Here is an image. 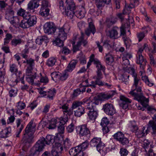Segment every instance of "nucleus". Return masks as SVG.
<instances>
[{"label":"nucleus","instance_id":"obj_57","mask_svg":"<svg viewBox=\"0 0 156 156\" xmlns=\"http://www.w3.org/2000/svg\"><path fill=\"white\" fill-rule=\"evenodd\" d=\"M126 32L125 30V27L124 25H122L120 27V34L119 35V37L121 36H122V37H126Z\"/></svg>","mask_w":156,"mask_h":156},{"label":"nucleus","instance_id":"obj_36","mask_svg":"<svg viewBox=\"0 0 156 156\" xmlns=\"http://www.w3.org/2000/svg\"><path fill=\"white\" fill-rule=\"evenodd\" d=\"M27 77H26V81L29 83H31V84H32L34 83V79H35L36 77V73L34 74L32 72L30 76H29L27 75Z\"/></svg>","mask_w":156,"mask_h":156},{"label":"nucleus","instance_id":"obj_18","mask_svg":"<svg viewBox=\"0 0 156 156\" xmlns=\"http://www.w3.org/2000/svg\"><path fill=\"white\" fill-rule=\"evenodd\" d=\"M58 37L65 40L67 38V31L65 30L64 27L58 29Z\"/></svg>","mask_w":156,"mask_h":156},{"label":"nucleus","instance_id":"obj_3","mask_svg":"<svg viewBox=\"0 0 156 156\" xmlns=\"http://www.w3.org/2000/svg\"><path fill=\"white\" fill-rule=\"evenodd\" d=\"M44 140V138H41L37 141L31 150V155L37 156L39 154L40 152L43 150L45 146Z\"/></svg>","mask_w":156,"mask_h":156},{"label":"nucleus","instance_id":"obj_23","mask_svg":"<svg viewBox=\"0 0 156 156\" xmlns=\"http://www.w3.org/2000/svg\"><path fill=\"white\" fill-rule=\"evenodd\" d=\"M48 38L46 36H40L38 37L36 40V43L39 45H41L43 42L46 43L48 41Z\"/></svg>","mask_w":156,"mask_h":156},{"label":"nucleus","instance_id":"obj_46","mask_svg":"<svg viewBox=\"0 0 156 156\" xmlns=\"http://www.w3.org/2000/svg\"><path fill=\"white\" fill-rule=\"evenodd\" d=\"M123 146L125 147L128 146L129 143V140L127 138L125 137L124 136L119 141Z\"/></svg>","mask_w":156,"mask_h":156},{"label":"nucleus","instance_id":"obj_48","mask_svg":"<svg viewBox=\"0 0 156 156\" xmlns=\"http://www.w3.org/2000/svg\"><path fill=\"white\" fill-rule=\"evenodd\" d=\"M69 75L66 71L62 73H60L59 80L63 81L66 80L68 77Z\"/></svg>","mask_w":156,"mask_h":156},{"label":"nucleus","instance_id":"obj_8","mask_svg":"<svg viewBox=\"0 0 156 156\" xmlns=\"http://www.w3.org/2000/svg\"><path fill=\"white\" fill-rule=\"evenodd\" d=\"M83 102L85 104L87 107L86 110L90 111L94 110V108L96 105H98L99 102L98 101L95 100L92 101L89 99H85L83 100Z\"/></svg>","mask_w":156,"mask_h":156},{"label":"nucleus","instance_id":"obj_16","mask_svg":"<svg viewBox=\"0 0 156 156\" xmlns=\"http://www.w3.org/2000/svg\"><path fill=\"white\" fill-rule=\"evenodd\" d=\"M96 32L95 27L92 22H90L89 23L88 27L85 30V34L89 36L91 33L94 34Z\"/></svg>","mask_w":156,"mask_h":156},{"label":"nucleus","instance_id":"obj_41","mask_svg":"<svg viewBox=\"0 0 156 156\" xmlns=\"http://www.w3.org/2000/svg\"><path fill=\"white\" fill-rule=\"evenodd\" d=\"M96 73L97 75L94 77V78L96 80V82L98 84V83H99V82L102 81L101 80L103 78V76L101 71H97Z\"/></svg>","mask_w":156,"mask_h":156},{"label":"nucleus","instance_id":"obj_50","mask_svg":"<svg viewBox=\"0 0 156 156\" xmlns=\"http://www.w3.org/2000/svg\"><path fill=\"white\" fill-rule=\"evenodd\" d=\"M47 97L50 100H52L53 97L56 93L55 90L54 89L53 90H50L47 93Z\"/></svg>","mask_w":156,"mask_h":156},{"label":"nucleus","instance_id":"obj_15","mask_svg":"<svg viewBox=\"0 0 156 156\" xmlns=\"http://www.w3.org/2000/svg\"><path fill=\"white\" fill-rule=\"evenodd\" d=\"M26 20H27L30 27L33 26L37 23V18L35 16H31L29 14L26 16Z\"/></svg>","mask_w":156,"mask_h":156},{"label":"nucleus","instance_id":"obj_53","mask_svg":"<svg viewBox=\"0 0 156 156\" xmlns=\"http://www.w3.org/2000/svg\"><path fill=\"white\" fill-rule=\"evenodd\" d=\"M12 34L7 33L6 35V37L4 39V44L5 45L9 43L10 40L12 38Z\"/></svg>","mask_w":156,"mask_h":156},{"label":"nucleus","instance_id":"obj_38","mask_svg":"<svg viewBox=\"0 0 156 156\" xmlns=\"http://www.w3.org/2000/svg\"><path fill=\"white\" fill-rule=\"evenodd\" d=\"M117 21V19L114 17H111L110 18L107 20V26L110 27L111 25L115 23Z\"/></svg>","mask_w":156,"mask_h":156},{"label":"nucleus","instance_id":"obj_24","mask_svg":"<svg viewBox=\"0 0 156 156\" xmlns=\"http://www.w3.org/2000/svg\"><path fill=\"white\" fill-rule=\"evenodd\" d=\"M74 114L76 116L80 117L85 113L84 108L82 106H79L74 110Z\"/></svg>","mask_w":156,"mask_h":156},{"label":"nucleus","instance_id":"obj_25","mask_svg":"<svg viewBox=\"0 0 156 156\" xmlns=\"http://www.w3.org/2000/svg\"><path fill=\"white\" fill-rule=\"evenodd\" d=\"M105 61L108 65H111L114 61V58L113 55L109 54H107L104 57Z\"/></svg>","mask_w":156,"mask_h":156},{"label":"nucleus","instance_id":"obj_63","mask_svg":"<svg viewBox=\"0 0 156 156\" xmlns=\"http://www.w3.org/2000/svg\"><path fill=\"white\" fill-rule=\"evenodd\" d=\"M137 37L139 39V41H140L145 37L144 33L143 32H140L137 34Z\"/></svg>","mask_w":156,"mask_h":156},{"label":"nucleus","instance_id":"obj_58","mask_svg":"<svg viewBox=\"0 0 156 156\" xmlns=\"http://www.w3.org/2000/svg\"><path fill=\"white\" fill-rule=\"evenodd\" d=\"M16 106L17 109L22 110L24 108L26 107V105L24 103L20 101L17 103Z\"/></svg>","mask_w":156,"mask_h":156},{"label":"nucleus","instance_id":"obj_20","mask_svg":"<svg viewBox=\"0 0 156 156\" xmlns=\"http://www.w3.org/2000/svg\"><path fill=\"white\" fill-rule=\"evenodd\" d=\"M86 13L85 9L84 7L82 6L79 10L75 12V15L77 18L81 19L85 16Z\"/></svg>","mask_w":156,"mask_h":156},{"label":"nucleus","instance_id":"obj_7","mask_svg":"<svg viewBox=\"0 0 156 156\" xmlns=\"http://www.w3.org/2000/svg\"><path fill=\"white\" fill-rule=\"evenodd\" d=\"M103 109L108 115L112 116L116 112L115 109L111 103H107L103 105Z\"/></svg>","mask_w":156,"mask_h":156},{"label":"nucleus","instance_id":"obj_54","mask_svg":"<svg viewBox=\"0 0 156 156\" xmlns=\"http://www.w3.org/2000/svg\"><path fill=\"white\" fill-rule=\"evenodd\" d=\"M63 144L65 148H69L71 146V143L70 140L67 138L64 141Z\"/></svg>","mask_w":156,"mask_h":156},{"label":"nucleus","instance_id":"obj_28","mask_svg":"<svg viewBox=\"0 0 156 156\" xmlns=\"http://www.w3.org/2000/svg\"><path fill=\"white\" fill-rule=\"evenodd\" d=\"M11 132V128L10 127H7L4 130H2L1 133L2 137L4 138H6L9 134H10Z\"/></svg>","mask_w":156,"mask_h":156},{"label":"nucleus","instance_id":"obj_14","mask_svg":"<svg viewBox=\"0 0 156 156\" xmlns=\"http://www.w3.org/2000/svg\"><path fill=\"white\" fill-rule=\"evenodd\" d=\"M146 61L142 55H137L136 63L140 65L141 69L144 70V66L146 65Z\"/></svg>","mask_w":156,"mask_h":156},{"label":"nucleus","instance_id":"obj_55","mask_svg":"<svg viewBox=\"0 0 156 156\" xmlns=\"http://www.w3.org/2000/svg\"><path fill=\"white\" fill-rule=\"evenodd\" d=\"M10 71L12 73H16L18 71L17 66L14 64H12L10 65Z\"/></svg>","mask_w":156,"mask_h":156},{"label":"nucleus","instance_id":"obj_29","mask_svg":"<svg viewBox=\"0 0 156 156\" xmlns=\"http://www.w3.org/2000/svg\"><path fill=\"white\" fill-rule=\"evenodd\" d=\"M84 34L83 33H81V36L79 38V40L78 41V44L79 45H81L82 44L83 46H85L87 44L88 42L87 41L84 39Z\"/></svg>","mask_w":156,"mask_h":156},{"label":"nucleus","instance_id":"obj_39","mask_svg":"<svg viewBox=\"0 0 156 156\" xmlns=\"http://www.w3.org/2000/svg\"><path fill=\"white\" fill-rule=\"evenodd\" d=\"M53 146L54 147L53 149L59 152H60L63 150L62 146L59 143L55 141L54 144L53 145Z\"/></svg>","mask_w":156,"mask_h":156},{"label":"nucleus","instance_id":"obj_45","mask_svg":"<svg viewBox=\"0 0 156 156\" xmlns=\"http://www.w3.org/2000/svg\"><path fill=\"white\" fill-rule=\"evenodd\" d=\"M20 26L23 28H26L30 27L27 20L24 19L21 21Z\"/></svg>","mask_w":156,"mask_h":156},{"label":"nucleus","instance_id":"obj_37","mask_svg":"<svg viewBox=\"0 0 156 156\" xmlns=\"http://www.w3.org/2000/svg\"><path fill=\"white\" fill-rule=\"evenodd\" d=\"M29 13L26 12L25 10L24 9L20 8L17 12V15L19 16H22L23 19H25L27 15H29Z\"/></svg>","mask_w":156,"mask_h":156},{"label":"nucleus","instance_id":"obj_19","mask_svg":"<svg viewBox=\"0 0 156 156\" xmlns=\"http://www.w3.org/2000/svg\"><path fill=\"white\" fill-rule=\"evenodd\" d=\"M55 138V136H54L48 135L46 136V138L43 137L42 138H44V142L45 144L50 145L55 143L56 141Z\"/></svg>","mask_w":156,"mask_h":156},{"label":"nucleus","instance_id":"obj_51","mask_svg":"<svg viewBox=\"0 0 156 156\" xmlns=\"http://www.w3.org/2000/svg\"><path fill=\"white\" fill-rule=\"evenodd\" d=\"M122 65L124 69H126L129 66V59H126L125 57H122Z\"/></svg>","mask_w":156,"mask_h":156},{"label":"nucleus","instance_id":"obj_42","mask_svg":"<svg viewBox=\"0 0 156 156\" xmlns=\"http://www.w3.org/2000/svg\"><path fill=\"white\" fill-rule=\"evenodd\" d=\"M124 136V135L122 132H118L115 133L113 136L114 139L119 141Z\"/></svg>","mask_w":156,"mask_h":156},{"label":"nucleus","instance_id":"obj_52","mask_svg":"<svg viewBox=\"0 0 156 156\" xmlns=\"http://www.w3.org/2000/svg\"><path fill=\"white\" fill-rule=\"evenodd\" d=\"M123 39L126 48H129L131 44V40L129 39V37H123Z\"/></svg>","mask_w":156,"mask_h":156},{"label":"nucleus","instance_id":"obj_34","mask_svg":"<svg viewBox=\"0 0 156 156\" xmlns=\"http://www.w3.org/2000/svg\"><path fill=\"white\" fill-rule=\"evenodd\" d=\"M56 62V59L54 57H51L47 60L46 64L49 67H52L55 64Z\"/></svg>","mask_w":156,"mask_h":156},{"label":"nucleus","instance_id":"obj_4","mask_svg":"<svg viewBox=\"0 0 156 156\" xmlns=\"http://www.w3.org/2000/svg\"><path fill=\"white\" fill-rule=\"evenodd\" d=\"M60 10L62 11L65 9L75 8V5L72 0H60L59 2Z\"/></svg>","mask_w":156,"mask_h":156},{"label":"nucleus","instance_id":"obj_59","mask_svg":"<svg viewBox=\"0 0 156 156\" xmlns=\"http://www.w3.org/2000/svg\"><path fill=\"white\" fill-rule=\"evenodd\" d=\"M70 51L66 47H64L63 48L62 50L60 51V53L61 52L66 55L70 53Z\"/></svg>","mask_w":156,"mask_h":156},{"label":"nucleus","instance_id":"obj_31","mask_svg":"<svg viewBox=\"0 0 156 156\" xmlns=\"http://www.w3.org/2000/svg\"><path fill=\"white\" fill-rule=\"evenodd\" d=\"M50 10L48 8H41L40 11V14L42 16L47 17L49 15Z\"/></svg>","mask_w":156,"mask_h":156},{"label":"nucleus","instance_id":"obj_47","mask_svg":"<svg viewBox=\"0 0 156 156\" xmlns=\"http://www.w3.org/2000/svg\"><path fill=\"white\" fill-rule=\"evenodd\" d=\"M88 145L89 143L87 141H86L77 146L80 148V150L83 151L87 148Z\"/></svg>","mask_w":156,"mask_h":156},{"label":"nucleus","instance_id":"obj_21","mask_svg":"<svg viewBox=\"0 0 156 156\" xmlns=\"http://www.w3.org/2000/svg\"><path fill=\"white\" fill-rule=\"evenodd\" d=\"M95 4L98 9V12L101 14L102 12L101 10L103 9L105 4L101 0H95Z\"/></svg>","mask_w":156,"mask_h":156},{"label":"nucleus","instance_id":"obj_35","mask_svg":"<svg viewBox=\"0 0 156 156\" xmlns=\"http://www.w3.org/2000/svg\"><path fill=\"white\" fill-rule=\"evenodd\" d=\"M64 41L65 40H62V39L57 37V38L53 41V44H55V45L60 47H63L64 45L63 41Z\"/></svg>","mask_w":156,"mask_h":156},{"label":"nucleus","instance_id":"obj_17","mask_svg":"<svg viewBox=\"0 0 156 156\" xmlns=\"http://www.w3.org/2000/svg\"><path fill=\"white\" fill-rule=\"evenodd\" d=\"M39 2L36 0H30L27 5L28 10H33L37 8L39 6Z\"/></svg>","mask_w":156,"mask_h":156},{"label":"nucleus","instance_id":"obj_5","mask_svg":"<svg viewBox=\"0 0 156 156\" xmlns=\"http://www.w3.org/2000/svg\"><path fill=\"white\" fill-rule=\"evenodd\" d=\"M90 145L92 147H95L97 151L101 153V151L104 147V144L101 141L100 138H94L90 141Z\"/></svg>","mask_w":156,"mask_h":156},{"label":"nucleus","instance_id":"obj_60","mask_svg":"<svg viewBox=\"0 0 156 156\" xmlns=\"http://www.w3.org/2000/svg\"><path fill=\"white\" fill-rule=\"evenodd\" d=\"M67 131L69 133H71L73 132L74 129V125L73 123H71L68 126L67 128Z\"/></svg>","mask_w":156,"mask_h":156},{"label":"nucleus","instance_id":"obj_26","mask_svg":"<svg viewBox=\"0 0 156 156\" xmlns=\"http://www.w3.org/2000/svg\"><path fill=\"white\" fill-rule=\"evenodd\" d=\"M88 115L89 119L92 120H94L98 115V113L95 110L88 111Z\"/></svg>","mask_w":156,"mask_h":156},{"label":"nucleus","instance_id":"obj_49","mask_svg":"<svg viewBox=\"0 0 156 156\" xmlns=\"http://www.w3.org/2000/svg\"><path fill=\"white\" fill-rule=\"evenodd\" d=\"M29 52V49L26 48L22 51L21 55L22 57L25 59H27L28 57V54Z\"/></svg>","mask_w":156,"mask_h":156},{"label":"nucleus","instance_id":"obj_33","mask_svg":"<svg viewBox=\"0 0 156 156\" xmlns=\"http://www.w3.org/2000/svg\"><path fill=\"white\" fill-rule=\"evenodd\" d=\"M52 80L55 82L59 80L60 73L58 72H54L51 74Z\"/></svg>","mask_w":156,"mask_h":156},{"label":"nucleus","instance_id":"obj_43","mask_svg":"<svg viewBox=\"0 0 156 156\" xmlns=\"http://www.w3.org/2000/svg\"><path fill=\"white\" fill-rule=\"evenodd\" d=\"M58 122L57 119H52L50 122L48 128L50 129H54L56 127V124Z\"/></svg>","mask_w":156,"mask_h":156},{"label":"nucleus","instance_id":"obj_61","mask_svg":"<svg viewBox=\"0 0 156 156\" xmlns=\"http://www.w3.org/2000/svg\"><path fill=\"white\" fill-rule=\"evenodd\" d=\"M128 151L126 149L122 148L120 150V153L121 156H126L128 154Z\"/></svg>","mask_w":156,"mask_h":156},{"label":"nucleus","instance_id":"obj_22","mask_svg":"<svg viewBox=\"0 0 156 156\" xmlns=\"http://www.w3.org/2000/svg\"><path fill=\"white\" fill-rule=\"evenodd\" d=\"M74 9L73 8V9L71 8L65 9V10L62 11L63 12H65L66 15L69 17V19H72L75 15V12L73 11Z\"/></svg>","mask_w":156,"mask_h":156},{"label":"nucleus","instance_id":"obj_9","mask_svg":"<svg viewBox=\"0 0 156 156\" xmlns=\"http://www.w3.org/2000/svg\"><path fill=\"white\" fill-rule=\"evenodd\" d=\"M5 18L8 20L11 23L14 24L15 23L14 21V12L10 6H9L6 9Z\"/></svg>","mask_w":156,"mask_h":156},{"label":"nucleus","instance_id":"obj_64","mask_svg":"<svg viewBox=\"0 0 156 156\" xmlns=\"http://www.w3.org/2000/svg\"><path fill=\"white\" fill-rule=\"evenodd\" d=\"M145 134L144 133H142V130L138 131L137 132H136V135L139 138L142 137L144 136Z\"/></svg>","mask_w":156,"mask_h":156},{"label":"nucleus","instance_id":"obj_32","mask_svg":"<svg viewBox=\"0 0 156 156\" xmlns=\"http://www.w3.org/2000/svg\"><path fill=\"white\" fill-rule=\"evenodd\" d=\"M80 148L78 146L71 148L69 151V154L72 156H76L78 152H79Z\"/></svg>","mask_w":156,"mask_h":156},{"label":"nucleus","instance_id":"obj_10","mask_svg":"<svg viewBox=\"0 0 156 156\" xmlns=\"http://www.w3.org/2000/svg\"><path fill=\"white\" fill-rule=\"evenodd\" d=\"M44 30L46 33L51 34L55 33L56 30V28L53 23L48 22L44 25Z\"/></svg>","mask_w":156,"mask_h":156},{"label":"nucleus","instance_id":"obj_56","mask_svg":"<svg viewBox=\"0 0 156 156\" xmlns=\"http://www.w3.org/2000/svg\"><path fill=\"white\" fill-rule=\"evenodd\" d=\"M81 103L78 101L74 102L72 105V109H77L79 106H81Z\"/></svg>","mask_w":156,"mask_h":156},{"label":"nucleus","instance_id":"obj_13","mask_svg":"<svg viewBox=\"0 0 156 156\" xmlns=\"http://www.w3.org/2000/svg\"><path fill=\"white\" fill-rule=\"evenodd\" d=\"M119 29L118 27H114L109 31V36L110 38L114 39H117L119 37V34L118 31Z\"/></svg>","mask_w":156,"mask_h":156},{"label":"nucleus","instance_id":"obj_1","mask_svg":"<svg viewBox=\"0 0 156 156\" xmlns=\"http://www.w3.org/2000/svg\"><path fill=\"white\" fill-rule=\"evenodd\" d=\"M131 72L134 78V83L133 87L135 88L133 90L129 93L134 97V99L140 102L142 105L145 106H146L147 103L148 102L149 100L144 97L141 93L142 86V83L140 79L137 76L134 69L131 68Z\"/></svg>","mask_w":156,"mask_h":156},{"label":"nucleus","instance_id":"obj_6","mask_svg":"<svg viewBox=\"0 0 156 156\" xmlns=\"http://www.w3.org/2000/svg\"><path fill=\"white\" fill-rule=\"evenodd\" d=\"M23 63H26L27 65L26 69V75L30 76L35 65L34 60L31 58H27V59H26V60L23 61Z\"/></svg>","mask_w":156,"mask_h":156},{"label":"nucleus","instance_id":"obj_2","mask_svg":"<svg viewBox=\"0 0 156 156\" xmlns=\"http://www.w3.org/2000/svg\"><path fill=\"white\" fill-rule=\"evenodd\" d=\"M36 125L33 121H31L25 129V132L22 139L24 146L29 147L34 142V133L35 130Z\"/></svg>","mask_w":156,"mask_h":156},{"label":"nucleus","instance_id":"obj_44","mask_svg":"<svg viewBox=\"0 0 156 156\" xmlns=\"http://www.w3.org/2000/svg\"><path fill=\"white\" fill-rule=\"evenodd\" d=\"M149 125L150 126L152 127L153 134L156 135V124L153 121H150L149 122Z\"/></svg>","mask_w":156,"mask_h":156},{"label":"nucleus","instance_id":"obj_30","mask_svg":"<svg viewBox=\"0 0 156 156\" xmlns=\"http://www.w3.org/2000/svg\"><path fill=\"white\" fill-rule=\"evenodd\" d=\"M94 64L96 65V67L97 69V71H101L102 70L104 72L105 70V67L103 66L101 62L98 61H94Z\"/></svg>","mask_w":156,"mask_h":156},{"label":"nucleus","instance_id":"obj_40","mask_svg":"<svg viewBox=\"0 0 156 156\" xmlns=\"http://www.w3.org/2000/svg\"><path fill=\"white\" fill-rule=\"evenodd\" d=\"M114 94V93L112 92L108 94H101L100 97L101 99H108L112 98Z\"/></svg>","mask_w":156,"mask_h":156},{"label":"nucleus","instance_id":"obj_62","mask_svg":"<svg viewBox=\"0 0 156 156\" xmlns=\"http://www.w3.org/2000/svg\"><path fill=\"white\" fill-rule=\"evenodd\" d=\"M9 96L11 97H14L17 94V90L16 89H12L9 91Z\"/></svg>","mask_w":156,"mask_h":156},{"label":"nucleus","instance_id":"obj_12","mask_svg":"<svg viewBox=\"0 0 156 156\" xmlns=\"http://www.w3.org/2000/svg\"><path fill=\"white\" fill-rule=\"evenodd\" d=\"M120 98L121 101L120 104V106L124 109H126L128 104L131 103V101L123 95H120Z\"/></svg>","mask_w":156,"mask_h":156},{"label":"nucleus","instance_id":"obj_11","mask_svg":"<svg viewBox=\"0 0 156 156\" xmlns=\"http://www.w3.org/2000/svg\"><path fill=\"white\" fill-rule=\"evenodd\" d=\"M76 130L80 136H86L90 133L89 130L85 125H83L78 126Z\"/></svg>","mask_w":156,"mask_h":156},{"label":"nucleus","instance_id":"obj_27","mask_svg":"<svg viewBox=\"0 0 156 156\" xmlns=\"http://www.w3.org/2000/svg\"><path fill=\"white\" fill-rule=\"evenodd\" d=\"M23 42V40L21 39L16 38H13L12 40L11 41V44L12 45L16 47L20 45Z\"/></svg>","mask_w":156,"mask_h":156}]
</instances>
